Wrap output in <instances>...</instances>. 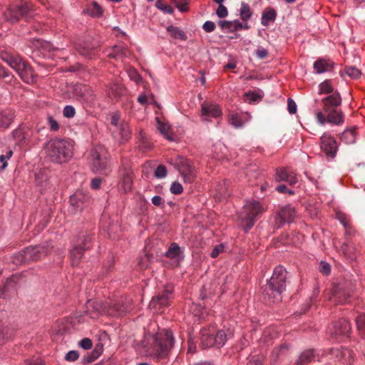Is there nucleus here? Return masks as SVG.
<instances>
[{"mask_svg": "<svg viewBox=\"0 0 365 365\" xmlns=\"http://www.w3.org/2000/svg\"><path fill=\"white\" fill-rule=\"evenodd\" d=\"M175 344V337L170 329H161L155 334H148L141 345L145 355L155 361L163 362L168 358Z\"/></svg>", "mask_w": 365, "mask_h": 365, "instance_id": "obj_1", "label": "nucleus"}, {"mask_svg": "<svg viewBox=\"0 0 365 365\" xmlns=\"http://www.w3.org/2000/svg\"><path fill=\"white\" fill-rule=\"evenodd\" d=\"M123 297L109 299L103 302L100 300H88L86 304V312L92 319L100 315L107 314L111 317L121 316L130 309L128 303H125Z\"/></svg>", "mask_w": 365, "mask_h": 365, "instance_id": "obj_2", "label": "nucleus"}, {"mask_svg": "<svg viewBox=\"0 0 365 365\" xmlns=\"http://www.w3.org/2000/svg\"><path fill=\"white\" fill-rule=\"evenodd\" d=\"M44 150L51 161L61 164L73 157V143L69 140L54 138L45 143Z\"/></svg>", "mask_w": 365, "mask_h": 365, "instance_id": "obj_3", "label": "nucleus"}, {"mask_svg": "<svg viewBox=\"0 0 365 365\" xmlns=\"http://www.w3.org/2000/svg\"><path fill=\"white\" fill-rule=\"evenodd\" d=\"M287 270L282 266H277L273 271L272 276L263 287L264 299L269 301H280L282 293L286 289Z\"/></svg>", "mask_w": 365, "mask_h": 365, "instance_id": "obj_4", "label": "nucleus"}, {"mask_svg": "<svg viewBox=\"0 0 365 365\" xmlns=\"http://www.w3.org/2000/svg\"><path fill=\"white\" fill-rule=\"evenodd\" d=\"M0 58L15 70L25 83H32L34 82L35 75L33 68L19 55L1 51Z\"/></svg>", "mask_w": 365, "mask_h": 365, "instance_id": "obj_5", "label": "nucleus"}, {"mask_svg": "<svg viewBox=\"0 0 365 365\" xmlns=\"http://www.w3.org/2000/svg\"><path fill=\"white\" fill-rule=\"evenodd\" d=\"M263 207L256 200L247 202L242 208L239 217L240 225L247 232L255 225L258 217L263 212Z\"/></svg>", "mask_w": 365, "mask_h": 365, "instance_id": "obj_6", "label": "nucleus"}, {"mask_svg": "<svg viewBox=\"0 0 365 365\" xmlns=\"http://www.w3.org/2000/svg\"><path fill=\"white\" fill-rule=\"evenodd\" d=\"M92 243L93 235L89 232H82L76 237L70 252L73 266H77L79 264L84 252L92 247Z\"/></svg>", "mask_w": 365, "mask_h": 365, "instance_id": "obj_7", "label": "nucleus"}, {"mask_svg": "<svg viewBox=\"0 0 365 365\" xmlns=\"http://www.w3.org/2000/svg\"><path fill=\"white\" fill-rule=\"evenodd\" d=\"M34 14L33 5L27 1L11 5L4 13L5 19L11 22H16L21 19L28 21L34 16Z\"/></svg>", "mask_w": 365, "mask_h": 365, "instance_id": "obj_8", "label": "nucleus"}, {"mask_svg": "<svg viewBox=\"0 0 365 365\" xmlns=\"http://www.w3.org/2000/svg\"><path fill=\"white\" fill-rule=\"evenodd\" d=\"M108 157V153L103 145L95 146L90 154L92 170L94 172H105L107 173L109 169Z\"/></svg>", "mask_w": 365, "mask_h": 365, "instance_id": "obj_9", "label": "nucleus"}, {"mask_svg": "<svg viewBox=\"0 0 365 365\" xmlns=\"http://www.w3.org/2000/svg\"><path fill=\"white\" fill-rule=\"evenodd\" d=\"M173 164L180 172L185 182L190 183L194 181L196 176V170L191 160L184 157L178 156L175 158Z\"/></svg>", "mask_w": 365, "mask_h": 365, "instance_id": "obj_10", "label": "nucleus"}, {"mask_svg": "<svg viewBox=\"0 0 365 365\" xmlns=\"http://www.w3.org/2000/svg\"><path fill=\"white\" fill-rule=\"evenodd\" d=\"M317 110L315 113L316 120L318 124L324 125L326 123H330L335 125H340L344 121V115L341 110L336 108L329 109V111Z\"/></svg>", "mask_w": 365, "mask_h": 365, "instance_id": "obj_11", "label": "nucleus"}, {"mask_svg": "<svg viewBox=\"0 0 365 365\" xmlns=\"http://www.w3.org/2000/svg\"><path fill=\"white\" fill-rule=\"evenodd\" d=\"M173 285L165 286L163 290L150 301L149 308L158 312L163 307L168 306L173 298Z\"/></svg>", "mask_w": 365, "mask_h": 365, "instance_id": "obj_12", "label": "nucleus"}, {"mask_svg": "<svg viewBox=\"0 0 365 365\" xmlns=\"http://www.w3.org/2000/svg\"><path fill=\"white\" fill-rule=\"evenodd\" d=\"M47 254V250L44 246H30L25 248L19 255L22 262L36 261Z\"/></svg>", "mask_w": 365, "mask_h": 365, "instance_id": "obj_13", "label": "nucleus"}, {"mask_svg": "<svg viewBox=\"0 0 365 365\" xmlns=\"http://www.w3.org/2000/svg\"><path fill=\"white\" fill-rule=\"evenodd\" d=\"M320 148L327 158H333L337 151V143L331 134L324 133L320 138Z\"/></svg>", "mask_w": 365, "mask_h": 365, "instance_id": "obj_14", "label": "nucleus"}, {"mask_svg": "<svg viewBox=\"0 0 365 365\" xmlns=\"http://www.w3.org/2000/svg\"><path fill=\"white\" fill-rule=\"evenodd\" d=\"M89 200V196L82 192H77L70 197V209L73 212H81Z\"/></svg>", "mask_w": 365, "mask_h": 365, "instance_id": "obj_15", "label": "nucleus"}, {"mask_svg": "<svg viewBox=\"0 0 365 365\" xmlns=\"http://www.w3.org/2000/svg\"><path fill=\"white\" fill-rule=\"evenodd\" d=\"M112 135L119 144L125 143L131 136V130L127 122L123 123L116 128H113Z\"/></svg>", "mask_w": 365, "mask_h": 365, "instance_id": "obj_16", "label": "nucleus"}, {"mask_svg": "<svg viewBox=\"0 0 365 365\" xmlns=\"http://www.w3.org/2000/svg\"><path fill=\"white\" fill-rule=\"evenodd\" d=\"M120 176V186L124 192L131 190L133 186V173L130 168L127 167H121L119 170Z\"/></svg>", "mask_w": 365, "mask_h": 365, "instance_id": "obj_17", "label": "nucleus"}, {"mask_svg": "<svg viewBox=\"0 0 365 365\" xmlns=\"http://www.w3.org/2000/svg\"><path fill=\"white\" fill-rule=\"evenodd\" d=\"M222 115L218 105L215 103H203L201 109V118L203 121L209 120V118H217Z\"/></svg>", "mask_w": 365, "mask_h": 365, "instance_id": "obj_18", "label": "nucleus"}, {"mask_svg": "<svg viewBox=\"0 0 365 365\" xmlns=\"http://www.w3.org/2000/svg\"><path fill=\"white\" fill-rule=\"evenodd\" d=\"M350 297L349 292L346 291L341 285H335L331 291V296L329 298L334 304H344L348 302Z\"/></svg>", "mask_w": 365, "mask_h": 365, "instance_id": "obj_19", "label": "nucleus"}, {"mask_svg": "<svg viewBox=\"0 0 365 365\" xmlns=\"http://www.w3.org/2000/svg\"><path fill=\"white\" fill-rule=\"evenodd\" d=\"M335 63L329 58H319L313 65L314 73L321 74L334 70Z\"/></svg>", "mask_w": 365, "mask_h": 365, "instance_id": "obj_20", "label": "nucleus"}, {"mask_svg": "<svg viewBox=\"0 0 365 365\" xmlns=\"http://www.w3.org/2000/svg\"><path fill=\"white\" fill-rule=\"evenodd\" d=\"M17 290L16 277H11L7 279L4 286L0 288V297L7 298L14 296Z\"/></svg>", "mask_w": 365, "mask_h": 365, "instance_id": "obj_21", "label": "nucleus"}, {"mask_svg": "<svg viewBox=\"0 0 365 365\" xmlns=\"http://www.w3.org/2000/svg\"><path fill=\"white\" fill-rule=\"evenodd\" d=\"M324 111H329V109L336 108L341 104V97L337 91L329 94L322 99Z\"/></svg>", "mask_w": 365, "mask_h": 365, "instance_id": "obj_22", "label": "nucleus"}, {"mask_svg": "<svg viewBox=\"0 0 365 365\" xmlns=\"http://www.w3.org/2000/svg\"><path fill=\"white\" fill-rule=\"evenodd\" d=\"M295 217L294 208L289 205L282 207L278 213V227L285 222H290Z\"/></svg>", "mask_w": 365, "mask_h": 365, "instance_id": "obj_23", "label": "nucleus"}, {"mask_svg": "<svg viewBox=\"0 0 365 365\" xmlns=\"http://www.w3.org/2000/svg\"><path fill=\"white\" fill-rule=\"evenodd\" d=\"M275 178L276 180L279 182L286 181L290 185H295L298 182L296 174L284 168H280L277 170Z\"/></svg>", "mask_w": 365, "mask_h": 365, "instance_id": "obj_24", "label": "nucleus"}, {"mask_svg": "<svg viewBox=\"0 0 365 365\" xmlns=\"http://www.w3.org/2000/svg\"><path fill=\"white\" fill-rule=\"evenodd\" d=\"M35 181L36 185L40 187L41 192H46L54 189V185L52 184L51 180L43 172L36 173Z\"/></svg>", "mask_w": 365, "mask_h": 365, "instance_id": "obj_25", "label": "nucleus"}, {"mask_svg": "<svg viewBox=\"0 0 365 365\" xmlns=\"http://www.w3.org/2000/svg\"><path fill=\"white\" fill-rule=\"evenodd\" d=\"M15 118V112L11 108L0 110V128L6 129Z\"/></svg>", "mask_w": 365, "mask_h": 365, "instance_id": "obj_26", "label": "nucleus"}, {"mask_svg": "<svg viewBox=\"0 0 365 365\" xmlns=\"http://www.w3.org/2000/svg\"><path fill=\"white\" fill-rule=\"evenodd\" d=\"M78 52L87 58H91L95 54L96 46L88 41H85L76 44Z\"/></svg>", "mask_w": 365, "mask_h": 365, "instance_id": "obj_27", "label": "nucleus"}, {"mask_svg": "<svg viewBox=\"0 0 365 365\" xmlns=\"http://www.w3.org/2000/svg\"><path fill=\"white\" fill-rule=\"evenodd\" d=\"M165 256L168 258L176 260L177 262L182 260L184 257L182 250L175 242H173L168 247L165 252Z\"/></svg>", "mask_w": 365, "mask_h": 365, "instance_id": "obj_28", "label": "nucleus"}, {"mask_svg": "<svg viewBox=\"0 0 365 365\" xmlns=\"http://www.w3.org/2000/svg\"><path fill=\"white\" fill-rule=\"evenodd\" d=\"M201 344L204 348L215 346L214 339V328L203 329L202 331Z\"/></svg>", "mask_w": 365, "mask_h": 365, "instance_id": "obj_29", "label": "nucleus"}, {"mask_svg": "<svg viewBox=\"0 0 365 365\" xmlns=\"http://www.w3.org/2000/svg\"><path fill=\"white\" fill-rule=\"evenodd\" d=\"M73 96L81 101H88V96H92V92L86 86L76 85L73 88Z\"/></svg>", "mask_w": 365, "mask_h": 365, "instance_id": "obj_30", "label": "nucleus"}, {"mask_svg": "<svg viewBox=\"0 0 365 365\" xmlns=\"http://www.w3.org/2000/svg\"><path fill=\"white\" fill-rule=\"evenodd\" d=\"M219 26L222 30L234 32L242 29V23L239 20L225 21L220 20L218 22Z\"/></svg>", "mask_w": 365, "mask_h": 365, "instance_id": "obj_31", "label": "nucleus"}, {"mask_svg": "<svg viewBox=\"0 0 365 365\" xmlns=\"http://www.w3.org/2000/svg\"><path fill=\"white\" fill-rule=\"evenodd\" d=\"M277 18V12L272 8H266L262 14L261 24L264 26H268L270 23H273Z\"/></svg>", "mask_w": 365, "mask_h": 365, "instance_id": "obj_32", "label": "nucleus"}, {"mask_svg": "<svg viewBox=\"0 0 365 365\" xmlns=\"http://www.w3.org/2000/svg\"><path fill=\"white\" fill-rule=\"evenodd\" d=\"M334 327L336 335H346L350 331V325L345 319H340L334 324Z\"/></svg>", "mask_w": 365, "mask_h": 365, "instance_id": "obj_33", "label": "nucleus"}, {"mask_svg": "<svg viewBox=\"0 0 365 365\" xmlns=\"http://www.w3.org/2000/svg\"><path fill=\"white\" fill-rule=\"evenodd\" d=\"M340 140L346 144L354 143L356 140V133L355 131V128L353 127L346 129L341 134Z\"/></svg>", "mask_w": 365, "mask_h": 365, "instance_id": "obj_34", "label": "nucleus"}, {"mask_svg": "<svg viewBox=\"0 0 365 365\" xmlns=\"http://www.w3.org/2000/svg\"><path fill=\"white\" fill-rule=\"evenodd\" d=\"M166 30L170 36L173 38L180 39L182 41L187 40L186 34L184 32V31L177 26L170 25L166 28Z\"/></svg>", "mask_w": 365, "mask_h": 365, "instance_id": "obj_35", "label": "nucleus"}, {"mask_svg": "<svg viewBox=\"0 0 365 365\" xmlns=\"http://www.w3.org/2000/svg\"><path fill=\"white\" fill-rule=\"evenodd\" d=\"M107 93L110 98H118L123 93V88L117 83H112L108 87Z\"/></svg>", "mask_w": 365, "mask_h": 365, "instance_id": "obj_36", "label": "nucleus"}, {"mask_svg": "<svg viewBox=\"0 0 365 365\" xmlns=\"http://www.w3.org/2000/svg\"><path fill=\"white\" fill-rule=\"evenodd\" d=\"M128 53V51L126 47L118 45L113 46L110 53H108V56L115 59L122 58L126 56Z\"/></svg>", "mask_w": 365, "mask_h": 365, "instance_id": "obj_37", "label": "nucleus"}, {"mask_svg": "<svg viewBox=\"0 0 365 365\" xmlns=\"http://www.w3.org/2000/svg\"><path fill=\"white\" fill-rule=\"evenodd\" d=\"M314 358V351L313 349H308L300 354L298 360L296 361V364L297 365H304L313 361Z\"/></svg>", "mask_w": 365, "mask_h": 365, "instance_id": "obj_38", "label": "nucleus"}, {"mask_svg": "<svg viewBox=\"0 0 365 365\" xmlns=\"http://www.w3.org/2000/svg\"><path fill=\"white\" fill-rule=\"evenodd\" d=\"M238 14L243 21H247L252 17V11L248 4L242 2Z\"/></svg>", "mask_w": 365, "mask_h": 365, "instance_id": "obj_39", "label": "nucleus"}, {"mask_svg": "<svg viewBox=\"0 0 365 365\" xmlns=\"http://www.w3.org/2000/svg\"><path fill=\"white\" fill-rule=\"evenodd\" d=\"M155 120L157 121V128L160 133L168 140H173L170 133V126L168 124L161 122L159 118H156Z\"/></svg>", "mask_w": 365, "mask_h": 365, "instance_id": "obj_40", "label": "nucleus"}, {"mask_svg": "<svg viewBox=\"0 0 365 365\" xmlns=\"http://www.w3.org/2000/svg\"><path fill=\"white\" fill-rule=\"evenodd\" d=\"M86 11L87 13L93 17H99L103 14V9L96 1H93L88 6Z\"/></svg>", "mask_w": 365, "mask_h": 365, "instance_id": "obj_41", "label": "nucleus"}, {"mask_svg": "<svg viewBox=\"0 0 365 365\" xmlns=\"http://www.w3.org/2000/svg\"><path fill=\"white\" fill-rule=\"evenodd\" d=\"M214 339L216 347H221L225 344L227 336L223 330L215 331L214 329Z\"/></svg>", "mask_w": 365, "mask_h": 365, "instance_id": "obj_42", "label": "nucleus"}, {"mask_svg": "<svg viewBox=\"0 0 365 365\" xmlns=\"http://www.w3.org/2000/svg\"><path fill=\"white\" fill-rule=\"evenodd\" d=\"M288 351V346L287 344H282L279 347L275 348L272 352V360L276 361L280 356L285 355Z\"/></svg>", "mask_w": 365, "mask_h": 365, "instance_id": "obj_43", "label": "nucleus"}, {"mask_svg": "<svg viewBox=\"0 0 365 365\" xmlns=\"http://www.w3.org/2000/svg\"><path fill=\"white\" fill-rule=\"evenodd\" d=\"M319 93L320 94L326 93V94L329 95V94L333 93L335 91L333 86H331L329 80H326V81H323L322 83H321L319 86Z\"/></svg>", "mask_w": 365, "mask_h": 365, "instance_id": "obj_44", "label": "nucleus"}, {"mask_svg": "<svg viewBox=\"0 0 365 365\" xmlns=\"http://www.w3.org/2000/svg\"><path fill=\"white\" fill-rule=\"evenodd\" d=\"M357 329L362 337L365 338V314H360L356 319Z\"/></svg>", "mask_w": 365, "mask_h": 365, "instance_id": "obj_45", "label": "nucleus"}, {"mask_svg": "<svg viewBox=\"0 0 365 365\" xmlns=\"http://www.w3.org/2000/svg\"><path fill=\"white\" fill-rule=\"evenodd\" d=\"M124 120L120 119V114L118 112H114L110 114V125L113 128H118L123 123H125Z\"/></svg>", "mask_w": 365, "mask_h": 365, "instance_id": "obj_46", "label": "nucleus"}, {"mask_svg": "<svg viewBox=\"0 0 365 365\" xmlns=\"http://www.w3.org/2000/svg\"><path fill=\"white\" fill-rule=\"evenodd\" d=\"M103 350V344L101 343H98L95 346L94 349L93 350V351L90 356V359H88V361L91 362V361H93L96 359H97L102 354Z\"/></svg>", "mask_w": 365, "mask_h": 365, "instance_id": "obj_47", "label": "nucleus"}, {"mask_svg": "<svg viewBox=\"0 0 365 365\" xmlns=\"http://www.w3.org/2000/svg\"><path fill=\"white\" fill-rule=\"evenodd\" d=\"M344 72L352 78H358L361 76V71L355 66H346Z\"/></svg>", "mask_w": 365, "mask_h": 365, "instance_id": "obj_48", "label": "nucleus"}, {"mask_svg": "<svg viewBox=\"0 0 365 365\" xmlns=\"http://www.w3.org/2000/svg\"><path fill=\"white\" fill-rule=\"evenodd\" d=\"M155 6L158 9L161 10L162 11H163L164 13H166V14H171L174 11L173 9L170 6H169L168 4H165L160 0H158V1H156Z\"/></svg>", "mask_w": 365, "mask_h": 365, "instance_id": "obj_49", "label": "nucleus"}, {"mask_svg": "<svg viewBox=\"0 0 365 365\" xmlns=\"http://www.w3.org/2000/svg\"><path fill=\"white\" fill-rule=\"evenodd\" d=\"M12 136L14 139H15L17 142L21 143L25 140L26 136L22 130L21 128H18L17 129L13 130Z\"/></svg>", "mask_w": 365, "mask_h": 365, "instance_id": "obj_50", "label": "nucleus"}, {"mask_svg": "<svg viewBox=\"0 0 365 365\" xmlns=\"http://www.w3.org/2000/svg\"><path fill=\"white\" fill-rule=\"evenodd\" d=\"M155 177L158 179H162L167 175V169L165 165H158L155 170Z\"/></svg>", "mask_w": 365, "mask_h": 365, "instance_id": "obj_51", "label": "nucleus"}, {"mask_svg": "<svg viewBox=\"0 0 365 365\" xmlns=\"http://www.w3.org/2000/svg\"><path fill=\"white\" fill-rule=\"evenodd\" d=\"M247 365H263L262 360L263 356L262 355H254L250 356L248 358Z\"/></svg>", "mask_w": 365, "mask_h": 365, "instance_id": "obj_52", "label": "nucleus"}, {"mask_svg": "<svg viewBox=\"0 0 365 365\" xmlns=\"http://www.w3.org/2000/svg\"><path fill=\"white\" fill-rule=\"evenodd\" d=\"M9 337L10 336L8 334V328L0 325V344H4L6 339Z\"/></svg>", "mask_w": 365, "mask_h": 365, "instance_id": "obj_53", "label": "nucleus"}, {"mask_svg": "<svg viewBox=\"0 0 365 365\" xmlns=\"http://www.w3.org/2000/svg\"><path fill=\"white\" fill-rule=\"evenodd\" d=\"M63 114L64 117L71 118L74 117L76 114V110L72 106H66L63 108Z\"/></svg>", "mask_w": 365, "mask_h": 365, "instance_id": "obj_54", "label": "nucleus"}, {"mask_svg": "<svg viewBox=\"0 0 365 365\" xmlns=\"http://www.w3.org/2000/svg\"><path fill=\"white\" fill-rule=\"evenodd\" d=\"M170 190L173 194L179 195L182 192L183 187L178 182H174L172 183Z\"/></svg>", "mask_w": 365, "mask_h": 365, "instance_id": "obj_55", "label": "nucleus"}, {"mask_svg": "<svg viewBox=\"0 0 365 365\" xmlns=\"http://www.w3.org/2000/svg\"><path fill=\"white\" fill-rule=\"evenodd\" d=\"M230 123L235 128H240L242 126V123L237 114L230 115Z\"/></svg>", "mask_w": 365, "mask_h": 365, "instance_id": "obj_56", "label": "nucleus"}, {"mask_svg": "<svg viewBox=\"0 0 365 365\" xmlns=\"http://www.w3.org/2000/svg\"><path fill=\"white\" fill-rule=\"evenodd\" d=\"M245 101L250 102L257 101L261 98V96L255 92H247L245 95Z\"/></svg>", "mask_w": 365, "mask_h": 365, "instance_id": "obj_57", "label": "nucleus"}, {"mask_svg": "<svg viewBox=\"0 0 365 365\" xmlns=\"http://www.w3.org/2000/svg\"><path fill=\"white\" fill-rule=\"evenodd\" d=\"M216 15L220 19L226 17L228 15L227 8L222 4L219 5L216 11Z\"/></svg>", "mask_w": 365, "mask_h": 365, "instance_id": "obj_58", "label": "nucleus"}, {"mask_svg": "<svg viewBox=\"0 0 365 365\" xmlns=\"http://www.w3.org/2000/svg\"><path fill=\"white\" fill-rule=\"evenodd\" d=\"M175 6L181 12H186L188 11V1H175Z\"/></svg>", "mask_w": 365, "mask_h": 365, "instance_id": "obj_59", "label": "nucleus"}, {"mask_svg": "<svg viewBox=\"0 0 365 365\" xmlns=\"http://www.w3.org/2000/svg\"><path fill=\"white\" fill-rule=\"evenodd\" d=\"M224 245L222 244L217 245L212 250L210 253V256L212 258L217 257L220 253L222 252L224 250Z\"/></svg>", "mask_w": 365, "mask_h": 365, "instance_id": "obj_60", "label": "nucleus"}, {"mask_svg": "<svg viewBox=\"0 0 365 365\" xmlns=\"http://www.w3.org/2000/svg\"><path fill=\"white\" fill-rule=\"evenodd\" d=\"M128 75L130 79L135 81L136 83H139L142 81L141 76L138 73L135 69H130L128 71Z\"/></svg>", "mask_w": 365, "mask_h": 365, "instance_id": "obj_61", "label": "nucleus"}, {"mask_svg": "<svg viewBox=\"0 0 365 365\" xmlns=\"http://www.w3.org/2000/svg\"><path fill=\"white\" fill-rule=\"evenodd\" d=\"M319 271L324 274H329L331 272V267L329 264L322 261L319 264Z\"/></svg>", "mask_w": 365, "mask_h": 365, "instance_id": "obj_62", "label": "nucleus"}, {"mask_svg": "<svg viewBox=\"0 0 365 365\" xmlns=\"http://www.w3.org/2000/svg\"><path fill=\"white\" fill-rule=\"evenodd\" d=\"M79 357V354L77 351H68L66 356L65 359L68 361H74Z\"/></svg>", "mask_w": 365, "mask_h": 365, "instance_id": "obj_63", "label": "nucleus"}, {"mask_svg": "<svg viewBox=\"0 0 365 365\" xmlns=\"http://www.w3.org/2000/svg\"><path fill=\"white\" fill-rule=\"evenodd\" d=\"M202 29L205 32L210 33L215 29V24L213 21H207L202 25Z\"/></svg>", "mask_w": 365, "mask_h": 365, "instance_id": "obj_64", "label": "nucleus"}]
</instances>
